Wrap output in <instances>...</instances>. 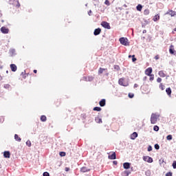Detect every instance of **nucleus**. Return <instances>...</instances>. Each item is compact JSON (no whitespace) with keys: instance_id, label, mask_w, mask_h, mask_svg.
<instances>
[{"instance_id":"5fc2aeb1","label":"nucleus","mask_w":176,"mask_h":176,"mask_svg":"<svg viewBox=\"0 0 176 176\" xmlns=\"http://www.w3.org/2000/svg\"><path fill=\"white\" fill-rule=\"evenodd\" d=\"M137 87H138V84H135V85H134V88L135 89V88H137Z\"/></svg>"},{"instance_id":"1a4fd4ad","label":"nucleus","mask_w":176,"mask_h":176,"mask_svg":"<svg viewBox=\"0 0 176 176\" xmlns=\"http://www.w3.org/2000/svg\"><path fill=\"white\" fill-rule=\"evenodd\" d=\"M138 137V133L137 132H133L132 134L130 135L131 140H135Z\"/></svg>"},{"instance_id":"aec40b11","label":"nucleus","mask_w":176,"mask_h":176,"mask_svg":"<svg viewBox=\"0 0 176 176\" xmlns=\"http://www.w3.org/2000/svg\"><path fill=\"white\" fill-rule=\"evenodd\" d=\"M166 14H169L172 17H174V16H175V12L170 10V11L166 12Z\"/></svg>"},{"instance_id":"20e7f679","label":"nucleus","mask_w":176,"mask_h":176,"mask_svg":"<svg viewBox=\"0 0 176 176\" xmlns=\"http://www.w3.org/2000/svg\"><path fill=\"white\" fill-rule=\"evenodd\" d=\"M143 160L147 162V163H152L153 162V159L149 156H144Z\"/></svg>"},{"instance_id":"0eeeda50","label":"nucleus","mask_w":176,"mask_h":176,"mask_svg":"<svg viewBox=\"0 0 176 176\" xmlns=\"http://www.w3.org/2000/svg\"><path fill=\"white\" fill-rule=\"evenodd\" d=\"M0 30H1V32H2V34H9L8 28H6L5 27H1Z\"/></svg>"},{"instance_id":"e2e57ef3","label":"nucleus","mask_w":176,"mask_h":176,"mask_svg":"<svg viewBox=\"0 0 176 176\" xmlns=\"http://www.w3.org/2000/svg\"><path fill=\"white\" fill-rule=\"evenodd\" d=\"M6 74H9V71L7 70V71H6Z\"/></svg>"},{"instance_id":"bf43d9fd","label":"nucleus","mask_w":176,"mask_h":176,"mask_svg":"<svg viewBox=\"0 0 176 176\" xmlns=\"http://www.w3.org/2000/svg\"><path fill=\"white\" fill-rule=\"evenodd\" d=\"M145 33H146V30H143V34H145Z\"/></svg>"},{"instance_id":"412c9836","label":"nucleus","mask_w":176,"mask_h":176,"mask_svg":"<svg viewBox=\"0 0 176 176\" xmlns=\"http://www.w3.org/2000/svg\"><path fill=\"white\" fill-rule=\"evenodd\" d=\"M153 20V21H158V20H160V16L159 14L155 15Z\"/></svg>"},{"instance_id":"ea45409f","label":"nucleus","mask_w":176,"mask_h":176,"mask_svg":"<svg viewBox=\"0 0 176 176\" xmlns=\"http://www.w3.org/2000/svg\"><path fill=\"white\" fill-rule=\"evenodd\" d=\"M43 176H50V174L48 172H44Z\"/></svg>"},{"instance_id":"58836bf2","label":"nucleus","mask_w":176,"mask_h":176,"mask_svg":"<svg viewBox=\"0 0 176 176\" xmlns=\"http://www.w3.org/2000/svg\"><path fill=\"white\" fill-rule=\"evenodd\" d=\"M5 118L2 116L0 117V123H3Z\"/></svg>"},{"instance_id":"de8ad7c7","label":"nucleus","mask_w":176,"mask_h":176,"mask_svg":"<svg viewBox=\"0 0 176 176\" xmlns=\"http://www.w3.org/2000/svg\"><path fill=\"white\" fill-rule=\"evenodd\" d=\"M173 168H176V161L173 163Z\"/></svg>"},{"instance_id":"2f4dec72","label":"nucleus","mask_w":176,"mask_h":176,"mask_svg":"<svg viewBox=\"0 0 176 176\" xmlns=\"http://www.w3.org/2000/svg\"><path fill=\"white\" fill-rule=\"evenodd\" d=\"M26 145H27V146H28L30 148L31 146V141L30 140H28L26 142Z\"/></svg>"},{"instance_id":"393cba45","label":"nucleus","mask_w":176,"mask_h":176,"mask_svg":"<svg viewBox=\"0 0 176 176\" xmlns=\"http://www.w3.org/2000/svg\"><path fill=\"white\" fill-rule=\"evenodd\" d=\"M137 10H138V12H141V10H142V5L139 4L136 7Z\"/></svg>"},{"instance_id":"a18cd8bd","label":"nucleus","mask_w":176,"mask_h":176,"mask_svg":"<svg viewBox=\"0 0 176 176\" xmlns=\"http://www.w3.org/2000/svg\"><path fill=\"white\" fill-rule=\"evenodd\" d=\"M147 151L148 152H151L152 151V146H148Z\"/></svg>"},{"instance_id":"4be33fe9","label":"nucleus","mask_w":176,"mask_h":176,"mask_svg":"<svg viewBox=\"0 0 176 176\" xmlns=\"http://www.w3.org/2000/svg\"><path fill=\"white\" fill-rule=\"evenodd\" d=\"M158 75H160L161 76V78L166 77V74H164V72H163V71H160L158 73Z\"/></svg>"},{"instance_id":"5701e85b","label":"nucleus","mask_w":176,"mask_h":176,"mask_svg":"<svg viewBox=\"0 0 176 176\" xmlns=\"http://www.w3.org/2000/svg\"><path fill=\"white\" fill-rule=\"evenodd\" d=\"M14 2L12 3L13 5H16V6H18L19 8L20 6V3L19 2V0H13Z\"/></svg>"},{"instance_id":"f704fd0d","label":"nucleus","mask_w":176,"mask_h":176,"mask_svg":"<svg viewBox=\"0 0 176 176\" xmlns=\"http://www.w3.org/2000/svg\"><path fill=\"white\" fill-rule=\"evenodd\" d=\"M132 61L133 63H135V61H137V58H135V55L132 56Z\"/></svg>"},{"instance_id":"ddd939ff","label":"nucleus","mask_w":176,"mask_h":176,"mask_svg":"<svg viewBox=\"0 0 176 176\" xmlns=\"http://www.w3.org/2000/svg\"><path fill=\"white\" fill-rule=\"evenodd\" d=\"M109 159H110V160H115V159H116V153H113L111 155H109Z\"/></svg>"},{"instance_id":"6ab92c4d","label":"nucleus","mask_w":176,"mask_h":176,"mask_svg":"<svg viewBox=\"0 0 176 176\" xmlns=\"http://www.w3.org/2000/svg\"><path fill=\"white\" fill-rule=\"evenodd\" d=\"M14 140L15 141H17V142H21V138H19L17 134L14 135Z\"/></svg>"},{"instance_id":"b1692460","label":"nucleus","mask_w":176,"mask_h":176,"mask_svg":"<svg viewBox=\"0 0 176 176\" xmlns=\"http://www.w3.org/2000/svg\"><path fill=\"white\" fill-rule=\"evenodd\" d=\"M166 94H168V96H171V88H170V87L166 88Z\"/></svg>"},{"instance_id":"6e6d98bb","label":"nucleus","mask_w":176,"mask_h":176,"mask_svg":"<svg viewBox=\"0 0 176 176\" xmlns=\"http://www.w3.org/2000/svg\"><path fill=\"white\" fill-rule=\"evenodd\" d=\"M155 60H159V56H155Z\"/></svg>"},{"instance_id":"f257e3e1","label":"nucleus","mask_w":176,"mask_h":176,"mask_svg":"<svg viewBox=\"0 0 176 176\" xmlns=\"http://www.w3.org/2000/svg\"><path fill=\"white\" fill-rule=\"evenodd\" d=\"M160 118L159 114L152 113L151 116V124H156L157 123V119Z\"/></svg>"},{"instance_id":"dca6fc26","label":"nucleus","mask_w":176,"mask_h":176,"mask_svg":"<svg viewBox=\"0 0 176 176\" xmlns=\"http://www.w3.org/2000/svg\"><path fill=\"white\" fill-rule=\"evenodd\" d=\"M131 174V172L130 170H124V172L122 173V176H129Z\"/></svg>"},{"instance_id":"0e129e2a","label":"nucleus","mask_w":176,"mask_h":176,"mask_svg":"<svg viewBox=\"0 0 176 176\" xmlns=\"http://www.w3.org/2000/svg\"><path fill=\"white\" fill-rule=\"evenodd\" d=\"M148 172H146V175H148Z\"/></svg>"},{"instance_id":"680f3d73","label":"nucleus","mask_w":176,"mask_h":176,"mask_svg":"<svg viewBox=\"0 0 176 176\" xmlns=\"http://www.w3.org/2000/svg\"><path fill=\"white\" fill-rule=\"evenodd\" d=\"M93 1H94L95 2H98V0H93Z\"/></svg>"},{"instance_id":"3c124183","label":"nucleus","mask_w":176,"mask_h":176,"mask_svg":"<svg viewBox=\"0 0 176 176\" xmlns=\"http://www.w3.org/2000/svg\"><path fill=\"white\" fill-rule=\"evenodd\" d=\"M115 69H117V71H119L120 67L118 65L114 67Z\"/></svg>"},{"instance_id":"79ce46f5","label":"nucleus","mask_w":176,"mask_h":176,"mask_svg":"<svg viewBox=\"0 0 176 176\" xmlns=\"http://www.w3.org/2000/svg\"><path fill=\"white\" fill-rule=\"evenodd\" d=\"M144 14H149V10H145L144 12Z\"/></svg>"},{"instance_id":"09e8293b","label":"nucleus","mask_w":176,"mask_h":176,"mask_svg":"<svg viewBox=\"0 0 176 176\" xmlns=\"http://www.w3.org/2000/svg\"><path fill=\"white\" fill-rule=\"evenodd\" d=\"M157 82L158 83H160V82H162V78H158L157 79Z\"/></svg>"},{"instance_id":"6e6552de","label":"nucleus","mask_w":176,"mask_h":176,"mask_svg":"<svg viewBox=\"0 0 176 176\" xmlns=\"http://www.w3.org/2000/svg\"><path fill=\"white\" fill-rule=\"evenodd\" d=\"M145 74L147 75V76H149L151 75H152V67H148L146 70H145Z\"/></svg>"},{"instance_id":"37998d69","label":"nucleus","mask_w":176,"mask_h":176,"mask_svg":"<svg viewBox=\"0 0 176 176\" xmlns=\"http://www.w3.org/2000/svg\"><path fill=\"white\" fill-rule=\"evenodd\" d=\"M129 98H133L134 94H129Z\"/></svg>"},{"instance_id":"39448f33","label":"nucleus","mask_w":176,"mask_h":176,"mask_svg":"<svg viewBox=\"0 0 176 176\" xmlns=\"http://www.w3.org/2000/svg\"><path fill=\"white\" fill-rule=\"evenodd\" d=\"M118 83L119 85H120V86H124V87L129 86V83L125 82L124 79L123 78H120L118 80Z\"/></svg>"},{"instance_id":"423d86ee","label":"nucleus","mask_w":176,"mask_h":176,"mask_svg":"<svg viewBox=\"0 0 176 176\" xmlns=\"http://www.w3.org/2000/svg\"><path fill=\"white\" fill-rule=\"evenodd\" d=\"M9 54H10V57H14V56H16V54H17L16 53V49H14V48L10 49Z\"/></svg>"},{"instance_id":"4468645a","label":"nucleus","mask_w":176,"mask_h":176,"mask_svg":"<svg viewBox=\"0 0 176 176\" xmlns=\"http://www.w3.org/2000/svg\"><path fill=\"white\" fill-rule=\"evenodd\" d=\"M80 171L81 173H88V171H90V169L86 166H83L80 168Z\"/></svg>"},{"instance_id":"f8f14e48","label":"nucleus","mask_w":176,"mask_h":176,"mask_svg":"<svg viewBox=\"0 0 176 176\" xmlns=\"http://www.w3.org/2000/svg\"><path fill=\"white\" fill-rule=\"evenodd\" d=\"M101 34V29L100 28L96 29L94 32V34L97 36V35H100Z\"/></svg>"},{"instance_id":"864d4df0","label":"nucleus","mask_w":176,"mask_h":176,"mask_svg":"<svg viewBox=\"0 0 176 176\" xmlns=\"http://www.w3.org/2000/svg\"><path fill=\"white\" fill-rule=\"evenodd\" d=\"M113 163L116 166V164H118V161H113Z\"/></svg>"},{"instance_id":"49530a36","label":"nucleus","mask_w":176,"mask_h":176,"mask_svg":"<svg viewBox=\"0 0 176 176\" xmlns=\"http://www.w3.org/2000/svg\"><path fill=\"white\" fill-rule=\"evenodd\" d=\"M166 176H173V173L168 172L166 174Z\"/></svg>"},{"instance_id":"4c0bfd02","label":"nucleus","mask_w":176,"mask_h":176,"mask_svg":"<svg viewBox=\"0 0 176 176\" xmlns=\"http://www.w3.org/2000/svg\"><path fill=\"white\" fill-rule=\"evenodd\" d=\"M104 3H105L107 6H109V5H111V3H109V0H105Z\"/></svg>"},{"instance_id":"774afa93","label":"nucleus","mask_w":176,"mask_h":176,"mask_svg":"<svg viewBox=\"0 0 176 176\" xmlns=\"http://www.w3.org/2000/svg\"><path fill=\"white\" fill-rule=\"evenodd\" d=\"M85 6H87V4H85Z\"/></svg>"},{"instance_id":"8fccbe9b","label":"nucleus","mask_w":176,"mask_h":176,"mask_svg":"<svg viewBox=\"0 0 176 176\" xmlns=\"http://www.w3.org/2000/svg\"><path fill=\"white\" fill-rule=\"evenodd\" d=\"M82 80H85V82H87V77L84 76V77L82 78Z\"/></svg>"},{"instance_id":"4d7b16f0","label":"nucleus","mask_w":176,"mask_h":176,"mask_svg":"<svg viewBox=\"0 0 176 176\" xmlns=\"http://www.w3.org/2000/svg\"><path fill=\"white\" fill-rule=\"evenodd\" d=\"M65 171H69V168H65Z\"/></svg>"},{"instance_id":"9d476101","label":"nucleus","mask_w":176,"mask_h":176,"mask_svg":"<svg viewBox=\"0 0 176 176\" xmlns=\"http://www.w3.org/2000/svg\"><path fill=\"white\" fill-rule=\"evenodd\" d=\"M130 166H131V164L130 162H124L123 164V167L125 168V170H129L130 168Z\"/></svg>"},{"instance_id":"603ef678","label":"nucleus","mask_w":176,"mask_h":176,"mask_svg":"<svg viewBox=\"0 0 176 176\" xmlns=\"http://www.w3.org/2000/svg\"><path fill=\"white\" fill-rule=\"evenodd\" d=\"M91 13H92V11H91V10H90L88 12L89 16H91Z\"/></svg>"},{"instance_id":"a211bd4d","label":"nucleus","mask_w":176,"mask_h":176,"mask_svg":"<svg viewBox=\"0 0 176 176\" xmlns=\"http://www.w3.org/2000/svg\"><path fill=\"white\" fill-rule=\"evenodd\" d=\"M99 104L100 107H105L106 104V100L105 99H102L100 102H99Z\"/></svg>"},{"instance_id":"7c9ffc66","label":"nucleus","mask_w":176,"mask_h":176,"mask_svg":"<svg viewBox=\"0 0 176 176\" xmlns=\"http://www.w3.org/2000/svg\"><path fill=\"white\" fill-rule=\"evenodd\" d=\"M166 140H168V141H171V140H173V135H167Z\"/></svg>"},{"instance_id":"9b49d317","label":"nucleus","mask_w":176,"mask_h":176,"mask_svg":"<svg viewBox=\"0 0 176 176\" xmlns=\"http://www.w3.org/2000/svg\"><path fill=\"white\" fill-rule=\"evenodd\" d=\"M10 68H11V71H12V72H16V71H17V66L14 64H11L10 65Z\"/></svg>"},{"instance_id":"c9c22d12","label":"nucleus","mask_w":176,"mask_h":176,"mask_svg":"<svg viewBox=\"0 0 176 176\" xmlns=\"http://www.w3.org/2000/svg\"><path fill=\"white\" fill-rule=\"evenodd\" d=\"M154 147H155V149H157V150L160 149V146H159V144H155Z\"/></svg>"},{"instance_id":"a19ab883","label":"nucleus","mask_w":176,"mask_h":176,"mask_svg":"<svg viewBox=\"0 0 176 176\" xmlns=\"http://www.w3.org/2000/svg\"><path fill=\"white\" fill-rule=\"evenodd\" d=\"M164 85H163L162 83L160 85V89H161V90H164Z\"/></svg>"},{"instance_id":"f03ea898","label":"nucleus","mask_w":176,"mask_h":176,"mask_svg":"<svg viewBox=\"0 0 176 176\" xmlns=\"http://www.w3.org/2000/svg\"><path fill=\"white\" fill-rule=\"evenodd\" d=\"M119 41L121 43V45H123L124 46L129 45V39H127V38L121 37L120 38Z\"/></svg>"},{"instance_id":"bb28decb","label":"nucleus","mask_w":176,"mask_h":176,"mask_svg":"<svg viewBox=\"0 0 176 176\" xmlns=\"http://www.w3.org/2000/svg\"><path fill=\"white\" fill-rule=\"evenodd\" d=\"M41 122H46V120H47L46 116H41Z\"/></svg>"},{"instance_id":"cd10ccee","label":"nucleus","mask_w":176,"mask_h":176,"mask_svg":"<svg viewBox=\"0 0 176 176\" xmlns=\"http://www.w3.org/2000/svg\"><path fill=\"white\" fill-rule=\"evenodd\" d=\"M95 120L96 123H102V120L101 118H96Z\"/></svg>"},{"instance_id":"2eb2a0df","label":"nucleus","mask_w":176,"mask_h":176,"mask_svg":"<svg viewBox=\"0 0 176 176\" xmlns=\"http://www.w3.org/2000/svg\"><path fill=\"white\" fill-rule=\"evenodd\" d=\"M169 53H170V54L175 55V53L174 52V45H170V48H169Z\"/></svg>"},{"instance_id":"a878e982","label":"nucleus","mask_w":176,"mask_h":176,"mask_svg":"<svg viewBox=\"0 0 176 176\" xmlns=\"http://www.w3.org/2000/svg\"><path fill=\"white\" fill-rule=\"evenodd\" d=\"M107 69H104V68H101L100 67L99 68V70H98V74L99 75H101V74H102V72H104V71H105Z\"/></svg>"},{"instance_id":"e433bc0d","label":"nucleus","mask_w":176,"mask_h":176,"mask_svg":"<svg viewBox=\"0 0 176 176\" xmlns=\"http://www.w3.org/2000/svg\"><path fill=\"white\" fill-rule=\"evenodd\" d=\"M148 76H150V80H153V79H155V75L153 74H151Z\"/></svg>"},{"instance_id":"338daca9","label":"nucleus","mask_w":176,"mask_h":176,"mask_svg":"<svg viewBox=\"0 0 176 176\" xmlns=\"http://www.w3.org/2000/svg\"><path fill=\"white\" fill-rule=\"evenodd\" d=\"M173 31H176V28L173 30Z\"/></svg>"},{"instance_id":"f3484780","label":"nucleus","mask_w":176,"mask_h":176,"mask_svg":"<svg viewBox=\"0 0 176 176\" xmlns=\"http://www.w3.org/2000/svg\"><path fill=\"white\" fill-rule=\"evenodd\" d=\"M3 156H4V157H6L7 159H9V157H10V152H9V151H4Z\"/></svg>"},{"instance_id":"c03bdc74","label":"nucleus","mask_w":176,"mask_h":176,"mask_svg":"<svg viewBox=\"0 0 176 176\" xmlns=\"http://www.w3.org/2000/svg\"><path fill=\"white\" fill-rule=\"evenodd\" d=\"M9 87H10V85H8V84L4 85V88H5V89H9Z\"/></svg>"},{"instance_id":"c756f323","label":"nucleus","mask_w":176,"mask_h":176,"mask_svg":"<svg viewBox=\"0 0 176 176\" xmlns=\"http://www.w3.org/2000/svg\"><path fill=\"white\" fill-rule=\"evenodd\" d=\"M94 79V76H88L87 77V82H92V80Z\"/></svg>"},{"instance_id":"69168bd1","label":"nucleus","mask_w":176,"mask_h":176,"mask_svg":"<svg viewBox=\"0 0 176 176\" xmlns=\"http://www.w3.org/2000/svg\"><path fill=\"white\" fill-rule=\"evenodd\" d=\"M145 79H146V77H144V80H145Z\"/></svg>"},{"instance_id":"13d9d810","label":"nucleus","mask_w":176,"mask_h":176,"mask_svg":"<svg viewBox=\"0 0 176 176\" xmlns=\"http://www.w3.org/2000/svg\"><path fill=\"white\" fill-rule=\"evenodd\" d=\"M33 72H34V74H36V72H38V71H37L36 69H34V70L33 71Z\"/></svg>"},{"instance_id":"7ed1b4c3","label":"nucleus","mask_w":176,"mask_h":176,"mask_svg":"<svg viewBox=\"0 0 176 176\" xmlns=\"http://www.w3.org/2000/svg\"><path fill=\"white\" fill-rule=\"evenodd\" d=\"M101 25L104 28H107V30H111V25H109V23L107 22V21H102L101 23Z\"/></svg>"},{"instance_id":"c85d7f7f","label":"nucleus","mask_w":176,"mask_h":176,"mask_svg":"<svg viewBox=\"0 0 176 176\" xmlns=\"http://www.w3.org/2000/svg\"><path fill=\"white\" fill-rule=\"evenodd\" d=\"M94 111H96L97 112H100L101 111V107H96L94 108Z\"/></svg>"},{"instance_id":"052dcab7","label":"nucleus","mask_w":176,"mask_h":176,"mask_svg":"<svg viewBox=\"0 0 176 176\" xmlns=\"http://www.w3.org/2000/svg\"><path fill=\"white\" fill-rule=\"evenodd\" d=\"M131 57H133V56H131V55L129 56V58H131Z\"/></svg>"},{"instance_id":"72a5a7b5","label":"nucleus","mask_w":176,"mask_h":176,"mask_svg":"<svg viewBox=\"0 0 176 176\" xmlns=\"http://www.w3.org/2000/svg\"><path fill=\"white\" fill-rule=\"evenodd\" d=\"M59 155H60V156H61V157H64V156H65V152H64V151H60V152L59 153Z\"/></svg>"},{"instance_id":"473e14b6","label":"nucleus","mask_w":176,"mask_h":176,"mask_svg":"<svg viewBox=\"0 0 176 176\" xmlns=\"http://www.w3.org/2000/svg\"><path fill=\"white\" fill-rule=\"evenodd\" d=\"M154 131H157L159 130V126L157 125H155L153 127Z\"/></svg>"}]
</instances>
